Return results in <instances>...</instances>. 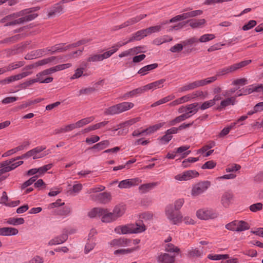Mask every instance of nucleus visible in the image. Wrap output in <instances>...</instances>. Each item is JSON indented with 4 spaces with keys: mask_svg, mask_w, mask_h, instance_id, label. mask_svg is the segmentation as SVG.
I'll list each match as a JSON object with an SVG mask.
<instances>
[{
    "mask_svg": "<svg viewBox=\"0 0 263 263\" xmlns=\"http://www.w3.org/2000/svg\"><path fill=\"white\" fill-rule=\"evenodd\" d=\"M29 9L23 10L8 15L0 20L4 26H14L30 21L37 17L35 13L30 14Z\"/></svg>",
    "mask_w": 263,
    "mask_h": 263,
    "instance_id": "obj_1",
    "label": "nucleus"
},
{
    "mask_svg": "<svg viewBox=\"0 0 263 263\" xmlns=\"http://www.w3.org/2000/svg\"><path fill=\"white\" fill-rule=\"evenodd\" d=\"M145 230V226L142 221L120 226L115 229V232L118 234L140 233Z\"/></svg>",
    "mask_w": 263,
    "mask_h": 263,
    "instance_id": "obj_2",
    "label": "nucleus"
},
{
    "mask_svg": "<svg viewBox=\"0 0 263 263\" xmlns=\"http://www.w3.org/2000/svg\"><path fill=\"white\" fill-rule=\"evenodd\" d=\"M165 213L166 218L171 223L177 225L182 222L183 216L180 212L174 210L172 204L166 207Z\"/></svg>",
    "mask_w": 263,
    "mask_h": 263,
    "instance_id": "obj_3",
    "label": "nucleus"
},
{
    "mask_svg": "<svg viewBox=\"0 0 263 263\" xmlns=\"http://www.w3.org/2000/svg\"><path fill=\"white\" fill-rule=\"evenodd\" d=\"M251 63V60H248L241 61L238 63H235L228 67H224L217 71L216 76L215 77H217V76H221L230 73H233L239 70V69L245 67Z\"/></svg>",
    "mask_w": 263,
    "mask_h": 263,
    "instance_id": "obj_4",
    "label": "nucleus"
},
{
    "mask_svg": "<svg viewBox=\"0 0 263 263\" xmlns=\"http://www.w3.org/2000/svg\"><path fill=\"white\" fill-rule=\"evenodd\" d=\"M46 149L44 146H37L29 151L25 154L16 157L17 160L28 158L32 157L33 159H37L42 158L46 155V154L41 152Z\"/></svg>",
    "mask_w": 263,
    "mask_h": 263,
    "instance_id": "obj_5",
    "label": "nucleus"
},
{
    "mask_svg": "<svg viewBox=\"0 0 263 263\" xmlns=\"http://www.w3.org/2000/svg\"><path fill=\"white\" fill-rule=\"evenodd\" d=\"M134 105L132 102H124L110 107L106 110V114L114 115L120 114L132 108Z\"/></svg>",
    "mask_w": 263,
    "mask_h": 263,
    "instance_id": "obj_6",
    "label": "nucleus"
},
{
    "mask_svg": "<svg viewBox=\"0 0 263 263\" xmlns=\"http://www.w3.org/2000/svg\"><path fill=\"white\" fill-rule=\"evenodd\" d=\"M211 184L209 181H203L196 183L193 186L191 195L196 197L203 194L210 187Z\"/></svg>",
    "mask_w": 263,
    "mask_h": 263,
    "instance_id": "obj_7",
    "label": "nucleus"
},
{
    "mask_svg": "<svg viewBox=\"0 0 263 263\" xmlns=\"http://www.w3.org/2000/svg\"><path fill=\"white\" fill-rule=\"evenodd\" d=\"M249 224L243 221L234 220L226 225V228L230 231L241 232L249 229Z\"/></svg>",
    "mask_w": 263,
    "mask_h": 263,
    "instance_id": "obj_8",
    "label": "nucleus"
},
{
    "mask_svg": "<svg viewBox=\"0 0 263 263\" xmlns=\"http://www.w3.org/2000/svg\"><path fill=\"white\" fill-rule=\"evenodd\" d=\"M199 173L194 170L186 171L182 173L179 174L174 177V178L178 181H187L193 178L197 177Z\"/></svg>",
    "mask_w": 263,
    "mask_h": 263,
    "instance_id": "obj_9",
    "label": "nucleus"
},
{
    "mask_svg": "<svg viewBox=\"0 0 263 263\" xmlns=\"http://www.w3.org/2000/svg\"><path fill=\"white\" fill-rule=\"evenodd\" d=\"M197 216L200 219L208 220L217 217V214L212 210L200 209L196 212Z\"/></svg>",
    "mask_w": 263,
    "mask_h": 263,
    "instance_id": "obj_10",
    "label": "nucleus"
},
{
    "mask_svg": "<svg viewBox=\"0 0 263 263\" xmlns=\"http://www.w3.org/2000/svg\"><path fill=\"white\" fill-rule=\"evenodd\" d=\"M131 242L130 239L119 238L111 240L109 242V245L110 247L117 249L130 246Z\"/></svg>",
    "mask_w": 263,
    "mask_h": 263,
    "instance_id": "obj_11",
    "label": "nucleus"
},
{
    "mask_svg": "<svg viewBox=\"0 0 263 263\" xmlns=\"http://www.w3.org/2000/svg\"><path fill=\"white\" fill-rule=\"evenodd\" d=\"M217 80L216 77H212L206 79L195 81L191 83L192 89H194L199 87L203 86L210 84Z\"/></svg>",
    "mask_w": 263,
    "mask_h": 263,
    "instance_id": "obj_12",
    "label": "nucleus"
},
{
    "mask_svg": "<svg viewBox=\"0 0 263 263\" xmlns=\"http://www.w3.org/2000/svg\"><path fill=\"white\" fill-rule=\"evenodd\" d=\"M50 70H51V68H50L49 69H45L39 73H37L36 76V79L40 78L42 79L41 81H38L41 83H49L53 81V78L52 77H47V75L53 73V71H50Z\"/></svg>",
    "mask_w": 263,
    "mask_h": 263,
    "instance_id": "obj_13",
    "label": "nucleus"
},
{
    "mask_svg": "<svg viewBox=\"0 0 263 263\" xmlns=\"http://www.w3.org/2000/svg\"><path fill=\"white\" fill-rule=\"evenodd\" d=\"M117 219L113 212H109L107 209H103L101 214V221L103 222L110 223Z\"/></svg>",
    "mask_w": 263,
    "mask_h": 263,
    "instance_id": "obj_14",
    "label": "nucleus"
},
{
    "mask_svg": "<svg viewBox=\"0 0 263 263\" xmlns=\"http://www.w3.org/2000/svg\"><path fill=\"white\" fill-rule=\"evenodd\" d=\"M139 180L137 178L128 179L119 182L118 187L120 189H129L138 184Z\"/></svg>",
    "mask_w": 263,
    "mask_h": 263,
    "instance_id": "obj_15",
    "label": "nucleus"
},
{
    "mask_svg": "<svg viewBox=\"0 0 263 263\" xmlns=\"http://www.w3.org/2000/svg\"><path fill=\"white\" fill-rule=\"evenodd\" d=\"M165 82V80L164 79H160L159 80L155 81L154 82L149 83L144 86V92H146L149 90H154L157 88H161L163 86V84Z\"/></svg>",
    "mask_w": 263,
    "mask_h": 263,
    "instance_id": "obj_16",
    "label": "nucleus"
},
{
    "mask_svg": "<svg viewBox=\"0 0 263 263\" xmlns=\"http://www.w3.org/2000/svg\"><path fill=\"white\" fill-rule=\"evenodd\" d=\"M64 12V7L61 6L60 4L57 3L54 4L50 10L49 11L48 13V17L55 16L59 15Z\"/></svg>",
    "mask_w": 263,
    "mask_h": 263,
    "instance_id": "obj_17",
    "label": "nucleus"
},
{
    "mask_svg": "<svg viewBox=\"0 0 263 263\" xmlns=\"http://www.w3.org/2000/svg\"><path fill=\"white\" fill-rule=\"evenodd\" d=\"M71 48L72 47V46H70V44L65 45L64 44H59L55 45L51 48H49L48 51L51 52V53H54L55 52H62L68 50Z\"/></svg>",
    "mask_w": 263,
    "mask_h": 263,
    "instance_id": "obj_18",
    "label": "nucleus"
},
{
    "mask_svg": "<svg viewBox=\"0 0 263 263\" xmlns=\"http://www.w3.org/2000/svg\"><path fill=\"white\" fill-rule=\"evenodd\" d=\"M233 199V195L230 192L224 193L221 197V203L224 208H228Z\"/></svg>",
    "mask_w": 263,
    "mask_h": 263,
    "instance_id": "obj_19",
    "label": "nucleus"
},
{
    "mask_svg": "<svg viewBox=\"0 0 263 263\" xmlns=\"http://www.w3.org/2000/svg\"><path fill=\"white\" fill-rule=\"evenodd\" d=\"M18 231L17 229L12 227L0 228V235L3 236H9L16 235Z\"/></svg>",
    "mask_w": 263,
    "mask_h": 263,
    "instance_id": "obj_20",
    "label": "nucleus"
},
{
    "mask_svg": "<svg viewBox=\"0 0 263 263\" xmlns=\"http://www.w3.org/2000/svg\"><path fill=\"white\" fill-rule=\"evenodd\" d=\"M62 57H50L46 59H44L35 62L36 67L39 66H43L49 63L54 62L55 63L60 62V60H62Z\"/></svg>",
    "mask_w": 263,
    "mask_h": 263,
    "instance_id": "obj_21",
    "label": "nucleus"
},
{
    "mask_svg": "<svg viewBox=\"0 0 263 263\" xmlns=\"http://www.w3.org/2000/svg\"><path fill=\"white\" fill-rule=\"evenodd\" d=\"M111 196L109 192H103L96 195L95 200L102 203H107L110 201Z\"/></svg>",
    "mask_w": 263,
    "mask_h": 263,
    "instance_id": "obj_22",
    "label": "nucleus"
},
{
    "mask_svg": "<svg viewBox=\"0 0 263 263\" xmlns=\"http://www.w3.org/2000/svg\"><path fill=\"white\" fill-rule=\"evenodd\" d=\"M68 239V235L63 234L51 239L48 243L49 246H53L64 243Z\"/></svg>",
    "mask_w": 263,
    "mask_h": 263,
    "instance_id": "obj_23",
    "label": "nucleus"
},
{
    "mask_svg": "<svg viewBox=\"0 0 263 263\" xmlns=\"http://www.w3.org/2000/svg\"><path fill=\"white\" fill-rule=\"evenodd\" d=\"M158 261L159 263H174L175 257L167 253H161L158 256Z\"/></svg>",
    "mask_w": 263,
    "mask_h": 263,
    "instance_id": "obj_24",
    "label": "nucleus"
},
{
    "mask_svg": "<svg viewBox=\"0 0 263 263\" xmlns=\"http://www.w3.org/2000/svg\"><path fill=\"white\" fill-rule=\"evenodd\" d=\"M146 16H147L146 14H140L138 16L135 17L130 18L129 20H128V21L125 22L124 23L122 24L120 26L119 28H124L125 27H127L129 25L134 24L138 22L139 21H140L143 18L145 17Z\"/></svg>",
    "mask_w": 263,
    "mask_h": 263,
    "instance_id": "obj_25",
    "label": "nucleus"
},
{
    "mask_svg": "<svg viewBox=\"0 0 263 263\" xmlns=\"http://www.w3.org/2000/svg\"><path fill=\"white\" fill-rule=\"evenodd\" d=\"M126 210V207L124 204H119L117 205L114 209L112 212L116 218L118 219L123 215Z\"/></svg>",
    "mask_w": 263,
    "mask_h": 263,
    "instance_id": "obj_26",
    "label": "nucleus"
},
{
    "mask_svg": "<svg viewBox=\"0 0 263 263\" xmlns=\"http://www.w3.org/2000/svg\"><path fill=\"white\" fill-rule=\"evenodd\" d=\"M141 47H136L133 48H130L127 50L121 52L119 57L120 58H123L125 57L134 55L141 52Z\"/></svg>",
    "mask_w": 263,
    "mask_h": 263,
    "instance_id": "obj_27",
    "label": "nucleus"
},
{
    "mask_svg": "<svg viewBox=\"0 0 263 263\" xmlns=\"http://www.w3.org/2000/svg\"><path fill=\"white\" fill-rule=\"evenodd\" d=\"M158 184L157 182L143 184L139 187V190L141 193H145L154 189Z\"/></svg>",
    "mask_w": 263,
    "mask_h": 263,
    "instance_id": "obj_28",
    "label": "nucleus"
},
{
    "mask_svg": "<svg viewBox=\"0 0 263 263\" xmlns=\"http://www.w3.org/2000/svg\"><path fill=\"white\" fill-rule=\"evenodd\" d=\"M15 160H17L16 158L15 159H11L9 160H7L0 163V175L10 171L9 164H10L12 162H14Z\"/></svg>",
    "mask_w": 263,
    "mask_h": 263,
    "instance_id": "obj_29",
    "label": "nucleus"
},
{
    "mask_svg": "<svg viewBox=\"0 0 263 263\" xmlns=\"http://www.w3.org/2000/svg\"><path fill=\"white\" fill-rule=\"evenodd\" d=\"M190 147L189 145L181 146L179 147L175 148V152L177 155L181 154V158H184L191 153L190 151H186L190 148Z\"/></svg>",
    "mask_w": 263,
    "mask_h": 263,
    "instance_id": "obj_30",
    "label": "nucleus"
},
{
    "mask_svg": "<svg viewBox=\"0 0 263 263\" xmlns=\"http://www.w3.org/2000/svg\"><path fill=\"white\" fill-rule=\"evenodd\" d=\"M145 92L144 90L143 87H139L138 88H136L135 89H134L130 91H129L125 94L124 95L123 98L124 99H127V98L129 97H136L138 95H139L141 93H143Z\"/></svg>",
    "mask_w": 263,
    "mask_h": 263,
    "instance_id": "obj_31",
    "label": "nucleus"
},
{
    "mask_svg": "<svg viewBox=\"0 0 263 263\" xmlns=\"http://www.w3.org/2000/svg\"><path fill=\"white\" fill-rule=\"evenodd\" d=\"M94 120L95 117L93 116H91L89 117L82 119L77 122L76 123H73V125L74 126L75 128H80L92 122Z\"/></svg>",
    "mask_w": 263,
    "mask_h": 263,
    "instance_id": "obj_32",
    "label": "nucleus"
},
{
    "mask_svg": "<svg viewBox=\"0 0 263 263\" xmlns=\"http://www.w3.org/2000/svg\"><path fill=\"white\" fill-rule=\"evenodd\" d=\"M236 97H231L222 100L219 108H224L229 105H234L236 102Z\"/></svg>",
    "mask_w": 263,
    "mask_h": 263,
    "instance_id": "obj_33",
    "label": "nucleus"
},
{
    "mask_svg": "<svg viewBox=\"0 0 263 263\" xmlns=\"http://www.w3.org/2000/svg\"><path fill=\"white\" fill-rule=\"evenodd\" d=\"M191 117V115H188L187 114L184 113L178 117L175 118L174 120H172L168 122V126H174L176 125L178 123H180L186 119L189 118Z\"/></svg>",
    "mask_w": 263,
    "mask_h": 263,
    "instance_id": "obj_34",
    "label": "nucleus"
},
{
    "mask_svg": "<svg viewBox=\"0 0 263 263\" xmlns=\"http://www.w3.org/2000/svg\"><path fill=\"white\" fill-rule=\"evenodd\" d=\"M198 103H194L190 105H188L187 106H186V111L187 112L185 113L187 114L188 115H191V117L193 115H194L198 112L199 109V107H198Z\"/></svg>",
    "mask_w": 263,
    "mask_h": 263,
    "instance_id": "obj_35",
    "label": "nucleus"
},
{
    "mask_svg": "<svg viewBox=\"0 0 263 263\" xmlns=\"http://www.w3.org/2000/svg\"><path fill=\"white\" fill-rule=\"evenodd\" d=\"M157 67H158V64L156 63L146 65L145 66H144L143 67L141 68L138 71V73L140 74L142 76L145 75L146 74H147L148 72V71L156 68Z\"/></svg>",
    "mask_w": 263,
    "mask_h": 263,
    "instance_id": "obj_36",
    "label": "nucleus"
},
{
    "mask_svg": "<svg viewBox=\"0 0 263 263\" xmlns=\"http://www.w3.org/2000/svg\"><path fill=\"white\" fill-rule=\"evenodd\" d=\"M188 22H190V26L193 28H197L204 25L206 21L204 19L199 20H191Z\"/></svg>",
    "mask_w": 263,
    "mask_h": 263,
    "instance_id": "obj_37",
    "label": "nucleus"
},
{
    "mask_svg": "<svg viewBox=\"0 0 263 263\" xmlns=\"http://www.w3.org/2000/svg\"><path fill=\"white\" fill-rule=\"evenodd\" d=\"M174 98H175L174 95H171L167 96L156 101V102L153 103L151 105V107H154L157 106L161 105L162 104L167 103V102H169L170 101L173 100Z\"/></svg>",
    "mask_w": 263,
    "mask_h": 263,
    "instance_id": "obj_38",
    "label": "nucleus"
},
{
    "mask_svg": "<svg viewBox=\"0 0 263 263\" xmlns=\"http://www.w3.org/2000/svg\"><path fill=\"white\" fill-rule=\"evenodd\" d=\"M25 220L23 218H9L6 219V223L13 226H17L22 224L24 223Z\"/></svg>",
    "mask_w": 263,
    "mask_h": 263,
    "instance_id": "obj_39",
    "label": "nucleus"
},
{
    "mask_svg": "<svg viewBox=\"0 0 263 263\" xmlns=\"http://www.w3.org/2000/svg\"><path fill=\"white\" fill-rule=\"evenodd\" d=\"M191 18L189 12L175 16L170 20V22L174 23L177 21H183Z\"/></svg>",
    "mask_w": 263,
    "mask_h": 263,
    "instance_id": "obj_40",
    "label": "nucleus"
},
{
    "mask_svg": "<svg viewBox=\"0 0 263 263\" xmlns=\"http://www.w3.org/2000/svg\"><path fill=\"white\" fill-rule=\"evenodd\" d=\"M139 247H137L135 248H128V249H118L115 251L114 254L118 255V254H130L134 251L138 250Z\"/></svg>",
    "mask_w": 263,
    "mask_h": 263,
    "instance_id": "obj_41",
    "label": "nucleus"
},
{
    "mask_svg": "<svg viewBox=\"0 0 263 263\" xmlns=\"http://www.w3.org/2000/svg\"><path fill=\"white\" fill-rule=\"evenodd\" d=\"M208 258L213 260H224L229 258L228 254H209Z\"/></svg>",
    "mask_w": 263,
    "mask_h": 263,
    "instance_id": "obj_42",
    "label": "nucleus"
},
{
    "mask_svg": "<svg viewBox=\"0 0 263 263\" xmlns=\"http://www.w3.org/2000/svg\"><path fill=\"white\" fill-rule=\"evenodd\" d=\"M75 129L73 124L67 125L64 127H62L60 128L55 130V134H58L62 133H66L72 130Z\"/></svg>",
    "mask_w": 263,
    "mask_h": 263,
    "instance_id": "obj_43",
    "label": "nucleus"
},
{
    "mask_svg": "<svg viewBox=\"0 0 263 263\" xmlns=\"http://www.w3.org/2000/svg\"><path fill=\"white\" fill-rule=\"evenodd\" d=\"M72 64L71 63H66V64H62L60 65H57L54 67H51V70H50V71H53V72H55L58 71L63 70L68 68L71 67Z\"/></svg>",
    "mask_w": 263,
    "mask_h": 263,
    "instance_id": "obj_44",
    "label": "nucleus"
},
{
    "mask_svg": "<svg viewBox=\"0 0 263 263\" xmlns=\"http://www.w3.org/2000/svg\"><path fill=\"white\" fill-rule=\"evenodd\" d=\"M164 250L166 252L171 253H177L180 252V249L171 243H167L164 246Z\"/></svg>",
    "mask_w": 263,
    "mask_h": 263,
    "instance_id": "obj_45",
    "label": "nucleus"
},
{
    "mask_svg": "<svg viewBox=\"0 0 263 263\" xmlns=\"http://www.w3.org/2000/svg\"><path fill=\"white\" fill-rule=\"evenodd\" d=\"M173 40V38L171 36L165 35L159 38H157L155 40H154V43L155 45H161L164 43L167 42H170L172 41Z\"/></svg>",
    "mask_w": 263,
    "mask_h": 263,
    "instance_id": "obj_46",
    "label": "nucleus"
},
{
    "mask_svg": "<svg viewBox=\"0 0 263 263\" xmlns=\"http://www.w3.org/2000/svg\"><path fill=\"white\" fill-rule=\"evenodd\" d=\"M109 145V142L108 140H104L94 145L91 148L101 151L108 147Z\"/></svg>",
    "mask_w": 263,
    "mask_h": 263,
    "instance_id": "obj_47",
    "label": "nucleus"
},
{
    "mask_svg": "<svg viewBox=\"0 0 263 263\" xmlns=\"http://www.w3.org/2000/svg\"><path fill=\"white\" fill-rule=\"evenodd\" d=\"M48 49H49V48H48L47 49H39L36 51H33L31 52V54H32L31 58L32 59L36 58L43 56L44 55L47 54V53L49 52V51H48Z\"/></svg>",
    "mask_w": 263,
    "mask_h": 263,
    "instance_id": "obj_48",
    "label": "nucleus"
},
{
    "mask_svg": "<svg viewBox=\"0 0 263 263\" xmlns=\"http://www.w3.org/2000/svg\"><path fill=\"white\" fill-rule=\"evenodd\" d=\"M83 185L81 183H77L74 184L72 189H69L68 193L71 195H75L76 194L79 193L82 189Z\"/></svg>",
    "mask_w": 263,
    "mask_h": 263,
    "instance_id": "obj_49",
    "label": "nucleus"
},
{
    "mask_svg": "<svg viewBox=\"0 0 263 263\" xmlns=\"http://www.w3.org/2000/svg\"><path fill=\"white\" fill-rule=\"evenodd\" d=\"M103 208H96L92 209L88 213V215L91 218L95 217H100L101 218V214L102 213Z\"/></svg>",
    "mask_w": 263,
    "mask_h": 263,
    "instance_id": "obj_50",
    "label": "nucleus"
},
{
    "mask_svg": "<svg viewBox=\"0 0 263 263\" xmlns=\"http://www.w3.org/2000/svg\"><path fill=\"white\" fill-rule=\"evenodd\" d=\"M25 62L23 61H18L15 63H12L7 66L8 71L13 70L23 66Z\"/></svg>",
    "mask_w": 263,
    "mask_h": 263,
    "instance_id": "obj_51",
    "label": "nucleus"
},
{
    "mask_svg": "<svg viewBox=\"0 0 263 263\" xmlns=\"http://www.w3.org/2000/svg\"><path fill=\"white\" fill-rule=\"evenodd\" d=\"M95 90L96 88L93 87L83 88L79 91L78 96H80L83 95H89L93 92Z\"/></svg>",
    "mask_w": 263,
    "mask_h": 263,
    "instance_id": "obj_52",
    "label": "nucleus"
},
{
    "mask_svg": "<svg viewBox=\"0 0 263 263\" xmlns=\"http://www.w3.org/2000/svg\"><path fill=\"white\" fill-rule=\"evenodd\" d=\"M144 37L142 30H139L132 35V36L129 39V42L134 41H139Z\"/></svg>",
    "mask_w": 263,
    "mask_h": 263,
    "instance_id": "obj_53",
    "label": "nucleus"
},
{
    "mask_svg": "<svg viewBox=\"0 0 263 263\" xmlns=\"http://www.w3.org/2000/svg\"><path fill=\"white\" fill-rule=\"evenodd\" d=\"M71 212V209L68 206H65L60 209L58 214L60 216H68Z\"/></svg>",
    "mask_w": 263,
    "mask_h": 263,
    "instance_id": "obj_54",
    "label": "nucleus"
},
{
    "mask_svg": "<svg viewBox=\"0 0 263 263\" xmlns=\"http://www.w3.org/2000/svg\"><path fill=\"white\" fill-rule=\"evenodd\" d=\"M215 36L213 34H205L200 36L199 39L200 42H206L214 39Z\"/></svg>",
    "mask_w": 263,
    "mask_h": 263,
    "instance_id": "obj_55",
    "label": "nucleus"
},
{
    "mask_svg": "<svg viewBox=\"0 0 263 263\" xmlns=\"http://www.w3.org/2000/svg\"><path fill=\"white\" fill-rule=\"evenodd\" d=\"M215 145V143L214 141H210L205 145L203 146L198 151V153H203L209 149L213 147Z\"/></svg>",
    "mask_w": 263,
    "mask_h": 263,
    "instance_id": "obj_56",
    "label": "nucleus"
},
{
    "mask_svg": "<svg viewBox=\"0 0 263 263\" xmlns=\"http://www.w3.org/2000/svg\"><path fill=\"white\" fill-rule=\"evenodd\" d=\"M191 95L192 96V99H194L197 97H200L201 99H205L207 97V93L204 92L203 91L201 90L195 91L191 93Z\"/></svg>",
    "mask_w": 263,
    "mask_h": 263,
    "instance_id": "obj_57",
    "label": "nucleus"
},
{
    "mask_svg": "<svg viewBox=\"0 0 263 263\" xmlns=\"http://www.w3.org/2000/svg\"><path fill=\"white\" fill-rule=\"evenodd\" d=\"M105 59L104 54H94L90 57L88 60L90 62L101 61Z\"/></svg>",
    "mask_w": 263,
    "mask_h": 263,
    "instance_id": "obj_58",
    "label": "nucleus"
},
{
    "mask_svg": "<svg viewBox=\"0 0 263 263\" xmlns=\"http://www.w3.org/2000/svg\"><path fill=\"white\" fill-rule=\"evenodd\" d=\"M236 122H234L232 123L230 126L228 127L224 128L219 134L220 137H223L229 134L230 130L232 128H233L236 125Z\"/></svg>",
    "mask_w": 263,
    "mask_h": 263,
    "instance_id": "obj_59",
    "label": "nucleus"
},
{
    "mask_svg": "<svg viewBox=\"0 0 263 263\" xmlns=\"http://www.w3.org/2000/svg\"><path fill=\"white\" fill-rule=\"evenodd\" d=\"M253 92H257V85L253 84L249 85L244 90V95L250 94Z\"/></svg>",
    "mask_w": 263,
    "mask_h": 263,
    "instance_id": "obj_60",
    "label": "nucleus"
},
{
    "mask_svg": "<svg viewBox=\"0 0 263 263\" xmlns=\"http://www.w3.org/2000/svg\"><path fill=\"white\" fill-rule=\"evenodd\" d=\"M105 189V187L102 185H97L93 187H92L87 191V193L91 194L92 193H97L104 191Z\"/></svg>",
    "mask_w": 263,
    "mask_h": 263,
    "instance_id": "obj_61",
    "label": "nucleus"
},
{
    "mask_svg": "<svg viewBox=\"0 0 263 263\" xmlns=\"http://www.w3.org/2000/svg\"><path fill=\"white\" fill-rule=\"evenodd\" d=\"M214 102L213 101H211V100L209 101H206L204 102L201 104L199 107V109H200L202 110H205L206 109L209 108L210 107L214 106Z\"/></svg>",
    "mask_w": 263,
    "mask_h": 263,
    "instance_id": "obj_62",
    "label": "nucleus"
},
{
    "mask_svg": "<svg viewBox=\"0 0 263 263\" xmlns=\"http://www.w3.org/2000/svg\"><path fill=\"white\" fill-rule=\"evenodd\" d=\"M262 204L260 202L253 204L250 206V210L253 212H256L262 209Z\"/></svg>",
    "mask_w": 263,
    "mask_h": 263,
    "instance_id": "obj_63",
    "label": "nucleus"
},
{
    "mask_svg": "<svg viewBox=\"0 0 263 263\" xmlns=\"http://www.w3.org/2000/svg\"><path fill=\"white\" fill-rule=\"evenodd\" d=\"M248 83V80L246 78L237 79L232 82V84L233 85L243 86Z\"/></svg>",
    "mask_w": 263,
    "mask_h": 263,
    "instance_id": "obj_64",
    "label": "nucleus"
}]
</instances>
